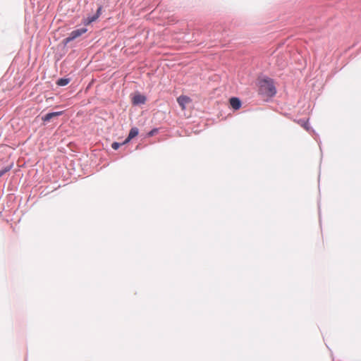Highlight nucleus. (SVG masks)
I'll return each mask as SVG.
<instances>
[{"instance_id": "obj_1", "label": "nucleus", "mask_w": 361, "mask_h": 361, "mask_svg": "<svg viewBox=\"0 0 361 361\" xmlns=\"http://www.w3.org/2000/svg\"><path fill=\"white\" fill-rule=\"evenodd\" d=\"M259 92L260 94L272 97L276 93L272 80L269 78L261 79L259 81Z\"/></svg>"}, {"instance_id": "obj_2", "label": "nucleus", "mask_w": 361, "mask_h": 361, "mask_svg": "<svg viewBox=\"0 0 361 361\" xmlns=\"http://www.w3.org/2000/svg\"><path fill=\"white\" fill-rule=\"evenodd\" d=\"M86 32H87V29L85 28V27L77 29V30H75L72 31L70 33L69 36L68 37H66V39H64V40H63L64 43L66 44L69 43L70 42H71L73 39L79 37L82 34L85 33Z\"/></svg>"}, {"instance_id": "obj_3", "label": "nucleus", "mask_w": 361, "mask_h": 361, "mask_svg": "<svg viewBox=\"0 0 361 361\" xmlns=\"http://www.w3.org/2000/svg\"><path fill=\"white\" fill-rule=\"evenodd\" d=\"M177 102L182 110H185L186 106L191 102V99L187 96L182 95L177 99Z\"/></svg>"}, {"instance_id": "obj_4", "label": "nucleus", "mask_w": 361, "mask_h": 361, "mask_svg": "<svg viewBox=\"0 0 361 361\" xmlns=\"http://www.w3.org/2000/svg\"><path fill=\"white\" fill-rule=\"evenodd\" d=\"M145 102H146L145 96H144L140 93L135 94L132 99V102L134 105L145 104Z\"/></svg>"}, {"instance_id": "obj_5", "label": "nucleus", "mask_w": 361, "mask_h": 361, "mask_svg": "<svg viewBox=\"0 0 361 361\" xmlns=\"http://www.w3.org/2000/svg\"><path fill=\"white\" fill-rule=\"evenodd\" d=\"M230 104L233 109L238 110L241 106V102L237 97H232L230 99Z\"/></svg>"}, {"instance_id": "obj_6", "label": "nucleus", "mask_w": 361, "mask_h": 361, "mask_svg": "<svg viewBox=\"0 0 361 361\" xmlns=\"http://www.w3.org/2000/svg\"><path fill=\"white\" fill-rule=\"evenodd\" d=\"M138 129L137 128H132L129 132L128 136L126 140L123 142V144H126L130 140L134 138L138 135Z\"/></svg>"}, {"instance_id": "obj_7", "label": "nucleus", "mask_w": 361, "mask_h": 361, "mask_svg": "<svg viewBox=\"0 0 361 361\" xmlns=\"http://www.w3.org/2000/svg\"><path fill=\"white\" fill-rule=\"evenodd\" d=\"M62 114H63V111H56V112L49 113L42 117V120L44 121H49L52 118L61 116V115H62Z\"/></svg>"}, {"instance_id": "obj_8", "label": "nucleus", "mask_w": 361, "mask_h": 361, "mask_svg": "<svg viewBox=\"0 0 361 361\" xmlns=\"http://www.w3.org/2000/svg\"><path fill=\"white\" fill-rule=\"evenodd\" d=\"M70 82V80L69 79H67V78H61L59 80H58L56 84L59 86H65L66 85H68Z\"/></svg>"}, {"instance_id": "obj_9", "label": "nucleus", "mask_w": 361, "mask_h": 361, "mask_svg": "<svg viewBox=\"0 0 361 361\" xmlns=\"http://www.w3.org/2000/svg\"><path fill=\"white\" fill-rule=\"evenodd\" d=\"M11 170L10 166H6L4 169L0 170V177L4 176L6 172L9 171Z\"/></svg>"}, {"instance_id": "obj_10", "label": "nucleus", "mask_w": 361, "mask_h": 361, "mask_svg": "<svg viewBox=\"0 0 361 361\" xmlns=\"http://www.w3.org/2000/svg\"><path fill=\"white\" fill-rule=\"evenodd\" d=\"M122 145H123V144L122 143ZM121 145V144H120V143H118V142H113V143H112V145H111V147H112L114 149L116 150V149H118L119 148V147H120Z\"/></svg>"}, {"instance_id": "obj_11", "label": "nucleus", "mask_w": 361, "mask_h": 361, "mask_svg": "<svg viewBox=\"0 0 361 361\" xmlns=\"http://www.w3.org/2000/svg\"><path fill=\"white\" fill-rule=\"evenodd\" d=\"M157 132V129L154 128V129L152 130L148 133V135H149V136H152V135H154Z\"/></svg>"}, {"instance_id": "obj_12", "label": "nucleus", "mask_w": 361, "mask_h": 361, "mask_svg": "<svg viewBox=\"0 0 361 361\" xmlns=\"http://www.w3.org/2000/svg\"><path fill=\"white\" fill-rule=\"evenodd\" d=\"M92 22V20L90 19V18L88 17L87 19H85V22H84V24L85 25H87L89 24H90Z\"/></svg>"}, {"instance_id": "obj_13", "label": "nucleus", "mask_w": 361, "mask_h": 361, "mask_svg": "<svg viewBox=\"0 0 361 361\" xmlns=\"http://www.w3.org/2000/svg\"><path fill=\"white\" fill-rule=\"evenodd\" d=\"M92 22V20L90 19V18L88 17L87 19H85V22H84V24L85 25H87L89 24H90Z\"/></svg>"}, {"instance_id": "obj_14", "label": "nucleus", "mask_w": 361, "mask_h": 361, "mask_svg": "<svg viewBox=\"0 0 361 361\" xmlns=\"http://www.w3.org/2000/svg\"><path fill=\"white\" fill-rule=\"evenodd\" d=\"M92 22L95 21L98 18V15H94L92 17H89Z\"/></svg>"}, {"instance_id": "obj_15", "label": "nucleus", "mask_w": 361, "mask_h": 361, "mask_svg": "<svg viewBox=\"0 0 361 361\" xmlns=\"http://www.w3.org/2000/svg\"><path fill=\"white\" fill-rule=\"evenodd\" d=\"M101 10H102V8H101V7H99V8L97 9V13L95 14V15H98V18H99V16H100Z\"/></svg>"}, {"instance_id": "obj_16", "label": "nucleus", "mask_w": 361, "mask_h": 361, "mask_svg": "<svg viewBox=\"0 0 361 361\" xmlns=\"http://www.w3.org/2000/svg\"><path fill=\"white\" fill-rule=\"evenodd\" d=\"M306 124H307V123H305L304 121H302V122H301V125H302V126H304V128H307V127H306Z\"/></svg>"}]
</instances>
